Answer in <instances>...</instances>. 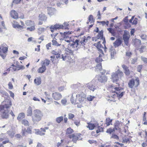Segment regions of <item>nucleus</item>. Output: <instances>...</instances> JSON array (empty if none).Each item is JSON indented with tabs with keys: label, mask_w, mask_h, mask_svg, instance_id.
I'll list each match as a JSON object with an SVG mask.
<instances>
[{
	"label": "nucleus",
	"mask_w": 147,
	"mask_h": 147,
	"mask_svg": "<svg viewBox=\"0 0 147 147\" xmlns=\"http://www.w3.org/2000/svg\"><path fill=\"white\" fill-rule=\"evenodd\" d=\"M45 30V28H39L38 29V32L39 34H40L42 32Z\"/></svg>",
	"instance_id": "40"
},
{
	"label": "nucleus",
	"mask_w": 147,
	"mask_h": 147,
	"mask_svg": "<svg viewBox=\"0 0 147 147\" xmlns=\"http://www.w3.org/2000/svg\"><path fill=\"white\" fill-rule=\"evenodd\" d=\"M97 71L96 70V69L95 70V71H100V73L102 75L104 74L105 72L106 71L105 70L102 69V68L100 69V70H99L98 68L97 69Z\"/></svg>",
	"instance_id": "44"
},
{
	"label": "nucleus",
	"mask_w": 147,
	"mask_h": 147,
	"mask_svg": "<svg viewBox=\"0 0 147 147\" xmlns=\"http://www.w3.org/2000/svg\"><path fill=\"white\" fill-rule=\"evenodd\" d=\"M60 34L63 37V38H61V39H60V40H69L71 41L70 40V38L68 36V35H66V36H65V35L64 36V33H63L62 32H60Z\"/></svg>",
	"instance_id": "26"
},
{
	"label": "nucleus",
	"mask_w": 147,
	"mask_h": 147,
	"mask_svg": "<svg viewBox=\"0 0 147 147\" xmlns=\"http://www.w3.org/2000/svg\"><path fill=\"white\" fill-rule=\"evenodd\" d=\"M123 38L125 44L126 46H128V45L129 36L127 34H124L123 36Z\"/></svg>",
	"instance_id": "12"
},
{
	"label": "nucleus",
	"mask_w": 147,
	"mask_h": 147,
	"mask_svg": "<svg viewBox=\"0 0 147 147\" xmlns=\"http://www.w3.org/2000/svg\"><path fill=\"white\" fill-rule=\"evenodd\" d=\"M0 50V55L3 59H4L6 56Z\"/></svg>",
	"instance_id": "52"
},
{
	"label": "nucleus",
	"mask_w": 147,
	"mask_h": 147,
	"mask_svg": "<svg viewBox=\"0 0 147 147\" xmlns=\"http://www.w3.org/2000/svg\"><path fill=\"white\" fill-rule=\"evenodd\" d=\"M112 121V119H110L108 117L106 119V123L107 124V126H108L110 124L112 125L111 123Z\"/></svg>",
	"instance_id": "30"
},
{
	"label": "nucleus",
	"mask_w": 147,
	"mask_h": 147,
	"mask_svg": "<svg viewBox=\"0 0 147 147\" xmlns=\"http://www.w3.org/2000/svg\"><path fill=\"white\" fill-rule=\"evenodd\" d=\"M98 81L101 83H105L107 82V77L105 75L99 76L98 78Z\"/></svg>",
	"instance_id": "8"
},
{
	"label": "nucleus",
	"mask_w": 147,
	"mask_h": 147,
	"mask_svg": "<svg viewBox=\"0 0 147 147\" xmlns=\"http://www.w3.org/2000/svg\"><path fill=\"white\" fill-rule=\"evenodd\" d=\"M134 85L135 81L134 79H132L129 80L128 83V85L129 88H133Z\"/></svg>",
	"instance_id": "17"
},
{
	"label": "nucleus",
	"mask_w": 147,
	"mask_h": 147,
	"mask_svg": "<svg viewBox=\"0 0 147 147\" xmlns=\"http://www.w3.org/2000/svg\"><path fill=\"white\" fill-rule=\"evenodd\" d=\"M141 37L143 40H146L147 38V36L145 35L142 34L141 35Z\"/></svg>",
	"instance_id": "56"
},
{
	"label": "nucleus",
	"mask_w": 147,
	"mask_h": 147,
	"mask_svg": "<svg viewBox=\"0 0 147 147\" xmlns=\"http://www.w3.org/2000/svg\"><path fill=\"white\" fill-rule=\"evenodd\" d=\"M6 45L5 43H3L1 45L2 50L3 53H6L8 50V48L6 47Z\"/></svg>",
	"instance_id": "16"
},
{
	"label": "nucleus",
	"mask_w": 147,
	"mask_h": 147,
	"mask_svg": "<svg viewBox=\"0 0 147 147\" xmlns=\"http://www.w3.org/2000/svg\"><path fill=\"white\" fill-rule=\"evenodd\" d=\"M123 143H127L129 142V139L127 137L123 138L122 139Z\"/></svg>",
	"instance_id": "32"
},
{
	"label": "nucleus",
	"mask_w": 147,
	"mask_h": 147,
	"mask_svg": "<svg viewBox=\"0 0 147 147\" xmlns=\"http://www.w3.org/2000/svg\"><path fill=\"white\" fill-rule=\"evenodd\" d=\"M95 97L94 96H90L87 97V99L89 101H92L93 99L95 98Z\"/></svg>",
	"instance_id": "48"
},
{
	"label": "nucleus",
	"mask_w": 147,
	"mask_h": 147,
	"mask_svg": "<svg viewBox=\"0 0 147 147\" xmlns=\"http://www.w3.org/2000/svg\"><path fill=\"white\" fill-rule=\"evenodd\" d=\"M26 131L25 130V129L24 130L22 129V131L21 132L22 135L23 136H26V135H27V134H26Z\"/></svg>",
	"instance_id": "57"
},
{
	"label": "nucleus",
	"mask_w": 147,
	"mask_h": 147,
	"mask_svg": "<svg viewBox=\"0 0 147 147\" xmlns=\"http://www.w3.org/2000/svg\"><path fill=\"white\" fill-rule=\"evenodd\" d=\"M133 22H132L133 25H136L138 23V19L137 18H134L133 20Z\"/></svg>",
	"instance_id": "43"
},
{
	"label": "nucleus",
	"mask_w": 147,
	"mask_h": 147,
	"mask_svg": "<svg viewBox=\"0 0 147 147\" xmlns=\"http://www.w3.org/2000/svg\"><path fill=\"white\" fill-rule=\"evenodd\" d=\"M114 127L118 128L119 129H120L121 128V123L118 121H116L115 123L114 124Z\"/></svg>",
	"instance_id": "25"
},
{
	"label": "nucleus",
	"mask_w": 147,
	"mask_h": 147,
	"mask_svg": "<svg viewBox=\"0 0 147 147\" xmlns=\"http://www.w3.org/2000/svg\"><path fill=\"white\" fill-rule=\"evenodd\" d=\"M67 102V101L65 99H62L61 100V103L63 105H65Z\"/></svg>",
	"instance_id": "47"
},
{
	"label": "nucleus",
	"mask_w": 147,
	"mask_h": 147,
	"mask_svg": "<svg viewBox=\"0 0 147 147\" xmlns=\"http://www.w3.org/2000/svg\"><path fill=\"white\" fill-rule=\"evenodd\" d=\"M81 139L82 138H81L80 139H79V138L74 134L72 139V141L74 143H76V142L77 140H81Z\"/></svg>",
	"instance_id": "35"
},
{
	"label": "nucleus",
	"mask_w": 147,
	"mask_h": 147,
	"mask_svg": "<svg viewBox=\"0 0 147 147\" xmlns=\"http://www.w3.org/2000/svg\"><path fill=\"white\" fill-rule=\"evenodd\" d=\"M9 88V89H11L13 88V86L12 83L11 82H9L8 84Z\"/></svg>",
	"instance_id": "55"
},
{
	"label": "nucleus",
	"mask_w": 147,
	"mask_h": 147,
	"mask_svg": "<svg viewBox=\"0 0 147 147\" xmlns=\"http://www.w3.org/2000/svg\"><path fill=\"white\" fill-rule=\"evenodd\" d=\"M68 118L69 119H72L74 117V115L73 114L71 113H69L68 114Z\"/></svg>",
	"instance_id": "50"
},
{
	"label": "nucleus",
	"mask_w": 147,
	"mask_h": 147,
	"mask_svg": "<svg viewBox=\"0 0 147 147\" xmlns=\"http://www.w3.org/2000/svg\"><path fill=\"white\" fill-rule=\"evenodd\" d=\"M99 23H101L103 26L105 24H106L107 25H108L109 24V21H107L106 22L105 21H102L99 22Z\"/></svg>",
	"instance_id": "49"
},
{
	"label": "nucleus",
	"mask_w": 147,
	"mask_h": 147,
	"mask_svg": "<svg viewBox=\"0 0 147 147\" xmlns=\"http://www.w3.org/2000/svg\"><path fill=\"white\" fill-rule=\"evenodd\" d=\"M25 117V115L24 113H20L17 117V119L19 121L21 120L22 119L24 118Z\"/></svg>",
	"instance_id": "27"
},
{
	"label": "nucleus",
	"mask_w": 147,
	"mask_h": 147,
	"mask_svg": "<svg viewBox=\"0 0 147 147\" xmlns=\"http://www.w3.org/2000/svg\"><path fill=\"white\" fill-rule=\"evenodd\" d=\"M76 97L77 98H79V100L80 102H81L82 100V98H84V95L83 93L81 94H78L76 95Z\"/></svg>",
	"instance_id": "23"
},
{
	"label": "nucleus",
	"mask_w": 147,
	"mask_h": 147,
	"mask_svg": "<svg viewBox=\"0 0 147 147\" xmlns=\"http://www.w3.org/2000/svg\"><path fill=\"white\" fill-rule=\"evenodd\" d=\"M73 94L72 95L71 98V102L72 104H74L76 102V101L73 98Z\"/></svg>",
	"instance_id": "53"
},
{
	"label": "nucleus",
	"mask_w": 147,
	"mask_h": 147,
	"mask_svg": "<svg viewBox=\"0 0 147 147\" xmlns=\"http://www.w3.org/2000/svg\"><path fill=\"white\" fill-rule=\"evenodd\" d=\"M34 82L37 85H40L41 82V78L40 77L36 78L34 80Z\"/></svg>",
	"instance_id": "22"
},
{
	"label": "nucleus",
	"mask_w": 147,
	"mask_h": 147,
	"mask_svg": "<svg viewBox=\"0 0 147 147\" xmlns=\"http://www.w3.org/2000/svg\"><path fill=\"white\" fill-rule=\"evenodd\" d=\"M52 53L55 55H58L59 54V52L58 51H53L52 52Z\"/></svg>",
	"instance_id": "60"
},
{
	"label": "nucleus",
	"mask_w": 147,
	"mask_h": 147,
	"mask_svg": "<svg viewBox=\"0 0 147 147\" xmlns=\"http://www.w3.org/2000/svg\"><path fill=\"white\" fill-rule=\"evenodd\" d=\"M22 123L26 126L29 125V123L28 121L26 119H24L22 120Z\"/></svg>",
	"instance_id": "38"
},
{
	"label": "nucleus",
	"mask_w": 147,
	"mask_h": 147,
	"mask_svg": "<svg viewBox=\"0 0 147 147\" xmlns=\"http://www.w3.org/2000/svg\"><path fill=\"white\" fill-rule=\"evenodd\" d=\"M63 120V117L60 116L57 117L56 119V121L58 123H60Z\"/></svg>",
	"instance_id": "34"
},
{
	"label": "nucleus",
	"mask_w": 147,
	"mask_h": 147,
	"mask_svg": "<svg viewBox=\"0 0 147 147\" xmlns=\"http://www.w3.org/2000/svg\"><path fill=\"white\" fill-rule=\"evenodd\" d=\"M80 41L79 42L81 44V48H83L84 50H87L88 49V45H87L86 43L87 42L88 40L86 37L84 36L82 40H79Z\"/></svg>",
	"instance_id": "4"
},
{
	"label": "nucleus",
	"mask_w": 147,
	"mask_h": 147,
	"mask_svg": "<svg viewBox=\"0 0 147 147\" xmlns=\"http://www.w3.org/2000/svg\"><path fill=\"white\" fill-rule=\"evenodd\" d=\"M16 67L19 68L18 70H19L20 69H24L25 68L22 65L19 66L18 65L17 66L15 67Z\"/></svg>",
	"instance_id": "51"
},
{
	"label": "nucleus",
	"mask_w": 147,
	"mask_h": 147,
	"mask_svg": "<svg viewBox=\"0 0 147 147\" xmlns=\"http://www.w3.org/2000/svg\"><path fill=\"white\" fill-rule=\"evenodd\" d=\"M39 19L41 20H47V18L45 16V15L43 13H41L40 14L39 16Z\"/></svg>",
	"instance_id": "28"
},
{
	"label": "nucleus",
	"mask_w": 147,
	"mask_h": 147,
	"mask_svg": "<svg viewBox=\"0 0 147 147\" xmlns=\"http://www.w3.org/2000/svg\"><path fill=\"white\" fill-rule=\"evenodd\" d=\"M88 126H87V128H89L90 130H93L95 127V125L92 123H88Z\"/></svg>",
	"instance_id": "24"
},
{
	"label": "nucleus",
	"mask_w": 147,
	"mask_h": 147,
	"mask_svg": "<svg viewBox=\"0 0 147 147\" xmlns=\"http://www.w3.org/2000/svg\"><path fill=\"white\" fill-rule=\"evenodd\" d=\"M88 142L90 144H96L97 142L96 141H95L94 140H88Z\"/></svg>",
	"instance_id": "61"
},
{
	"label": "nucleus",
	"mask_w": 147,
	"mask_h": 147,
	"mask_svg": "<svg viewBox=\"0 0 147 147\" xmlns=\"http://www.w3.org/2000/svg\"><path fill=\"white\" fill-rule=\"evenodd\" d=\"M132 53L129 51L126 52V55L127 56L130 57Z\"/></svg>",
	"instance_id": "62"
},
{
	"label": "nucleus",
	"mask_w": 147,
	"mask_h": 147,
	"mask_svg": "<svg viewBox=\"0 0 147 147\" xmlns=\"http://www.w3.org/2000/svg\"><path fill=\"white\" fill-rule=\"evenodd\" d=\"M106 132L110 134H111V133L113 132L112 129L111 128H110L108 129L106 131Z\"/></svg>",
	"instance_id": "58"
},
{
	"label": "nucleus",
	"mask_w": 147,
	"mask_h": 147,
	"mask_svg": "<svg viewBox=\"0 0 147 147\" xmlns=\"http://www.w3.org/2000/svg\"><path fill=\"white\" fill-rule=\"evenodd\" d=\"M107 30L111 34H113L114 32V30L111 28H108Z\"/></svg>",
	"instance_id": "59"
},
{
	"label": "nucleus",
	"mask_w": 147,
	"mask_h": 147,
	"mask_svg": "<svg viewBox=\"0 0 147 147\" xmlns=\"http://www.w3.org/2000/svg\"><path fill=\"white\" fill-rule=\"evenodd\" d=\"M32 129V127L31 126L30 127H27V130H26L25 129V130L26 132L28 133L29 134H31L32 133V130L31 129Z\"/></svg>",
	"instance_id": "41"
},
{
	"label": "nucleus",
	"mask_w": 147,
	"mask_h": 147,
	"mask_svg": "<svg viewBox=\"0 0 147 147\" xmlns=\"http://www.w3.org/2000/svg\"><path fill=\"white\" fill-rule=\"evenodd\" d=\"M88 20L90 22H91L90 23H94V19L93 18V16L92 15H90L89 16L88 18Z\"/></svg>",
	"instance_id": "36"
},
{
	"label": "nucleus",
	"mask_w": 147,
	"mask_h": 147,
	"mask_svg": "<svg viewBox=\"0 0 147 147\" xmlns=\"http://www.w3.org/2000/svg\"><path fill=\"white\" fill-rule=\"evenodd\" d=\"M4 105L0 106V111L1 113V117L3 119H7L9 115L10 111L9 108L11 106V102L10 100H7L3 102Z\"/></svg>",
	"instance_id": "1"
},
{
	"label": "nucleus",
	"mask_w": 147,
	"mask_h": 147,
	"mask_svg": "<svg viewBox=\"0 0 147 147\" xmlns=\"http://www.w3.org/2000/svg\"><path fill=\"white\" fill-rule=\"evenodd\" d=\"M7 133L11 137H13L14 134V133L12 130L8 131Z\"/></svg>",
	"instance_id": "37"
},
{
	"label": "nucleus",
	"mask_w": 147,
	"mask_h": 147,
	"mask_svg": "<svg viewBox=\"0 0 147 147\" xmlns=\"http://www.w3.org/2000/svg\"><path fill=\"white\" fill-rule=\"evenodd\" d=\"M87 87L90 90L94 91V90L97 89L98 87L96 86H94L92 83H89L87 84Z\"/></svg>",
	"instance_id": "11"
},
{
	"label": "nucleus",
	"mask_w": 147,
	"mask_h": 147,
	"mask_svg": "<svg viewBox=\"0 0 147 147\" xmlns=\"http://www.w3.org/2000/svg\"><path fill=\"white\" fill-rule=\"evenodd\" d=\"M74 132V131L73 129H71V128L69 127L66 130V134H69L73 133Z\"/></svg>",
	"instance_id": "31"
},
{
	"label": "nucleus",
	"mask_w": 147,
	"mask_h": 147,
	"mask_svg": "<svg viewBox=\"0 0 147 147\" xmlns=\"http://www.w3.org/2000/svg\"><path fill=\"white\" fill-rule=\"evenodd\" d=\"M142 65H139L138 66L137 68V71L138 72H140L142 68Z\"/></svg>",
	"instance_id": "54"
},
{
	"label": "nucleus",
	"mask_w": 147,
	"mask_h": 147,
	"mask_svg": "<svg viewBox=\"0 0 147 147\" xmlns=\"http://www.w3.org/2000/svg\"><path fill=\"white\" fill-rule=\"evenodd\" d=\"M32 112V108L30 106H29L27 110V115L28 116H32L33 115Z\"/></svg>",
	"instance_id": "18"
},
{
	"label": "nucleus",
	"mask_w": 147,
	"mask_h": 147,
	"mask_svg": "<svg viewBox=\"0 0 147 147\" xmlns=\"http://www.w3.org/2000/svg\"><path fill=\"white\" fill-rule=\"evenodd\" d=\"M103 32L102 31H100L98 33V36L99 38H101L103 39Z\"/></svg>",
	"instance_id": "46"
},
{
	"label": "nucleus",
	"mask_w": 147,
	"mask_h": 147,
	"mask_svg": "<svg viewBox=\"0 0 147 147\" xmlns=\"http://www.w3.org/2000/svg\"><path fill=\"white\" fill-rule=\"evenodd\" d=\"M35 26H30V27H28L27 28V30L30 31H34L35 30Z\"/></svg>",
	"instance_id": "39"
},
{
	"label": "nucleus",
	"mask_w": 147,
	"mask_h": 147,
	"mask_svg": "<svg viewBox=\"0 0 147 147\" xmlns=\"http://www.w3.org/2000/svg\"><path fill=\"white\" fill-rule=\"evenodd\" d=\"M65 41L69 43L68 45L67 50L65 53L67 54H68L69 53L72 55L74 51H77L78 49V47L80 41L79 39H76L74 42L66 40H65Z\"/></svg>",
	"instance_id": "2"
},
{
	"label": "nucleus",
	"mask_w": 147,
	"mask_h": 147,
	"mask_svg": "<svg viewBox=\"0 0 147 147\" xmlns=\"http://www.w3.org/2000/svg\"><path fill=\"white\" fill-rule=\"evenodd\" d=\"M122 42V41L121 39L118 38L113 43L114 46L115 47H117L121 45Z\"/></svg>",
	"instance_id": "14"
},
{
	"label": "nucleus",
	"mask_w": 147,
	"mask_h": 147,
	"mask_svg": "<svg viewBox=\"0 0 147 147\" xmlns=\"http://www.w3.org/2000/svg\"><path fill=\"white\" fill-rule=\"evenodd\" d=\"M128 16L125 17L123 19V21L125 23H127L128 22Z\"/></svg>",
	"instance_id": "64"
},
{
	"label": "nucleus",
	"mask_w": 147,
	"mask_h": 147,
	"mask_svg": "<svg viewBox=\"0 0 147 147\" xmlns=\"http://www.w3.org/2000/svg\"><path fill=\"white\" fill-rule=\"evenodd\" d=\"M141 59L144 63H147V58L142 57Z\"/></svg>",
	"instance_id": "63"
},
{
	"label": "nucleus",
	"mask_w": 147,
	"mask_h": 147,
	"mask_svg": "<svg viewBox=\"0 0 147 147\" xmlns=\"http://www.w3.org/2000/svg\"><path fill=\"white\" fill-rule=\"evenodd\" d=\"M117 72L118 74V75H119V76H120V77H122L123 76V73L122 71L119 70V69H118L117 71Z\"/></svg>",
	"instance_id": "42"
},
{
	"label": "nucleus",
	"mask_w": 147,
	"mask_h": 147,
	"mask_svg": "<svg viewBox=\"0 0 147 147\" xmlns=\"http://www.w3.org/2000/svg\"><path fill=\"white\" fill-rule=\"evenodd\" d=\"M121 66L124 70V72L125 75L127 76L129 75L130 74V71L129 70L128 67L125 64L122 65Z\"/></svg>",
	"instance_id": "9"
},
{
	"label": "nucleus",
	"mask_w": 147,
	"mask_h": 147,
	"mask_svg": "<svg viewBox=\"0 0 147 147\" xmlns=\"http://www.w3.org/2000/svg\"><path fill=\"white\" fill-rule=\"evenodd\" d=\"M10 15L11 17L15 19H17L18 18V13L14 10H12L10 13Z\"/></svg>",
	"instance_id": "13"
},
{
	"label": "nucleus",
	"mask_w": 147,
	"mask_h": 147,
	"mask_svg": "<svg viewBox=\"0 0 147 147\" xmlns=\"http://www.w3.org/2000/svg\"><path fill=\"white\" fill-rule=\"evenodd\" d=\"M111 138H113L118 140L119 139V137L116 135L113 134L112 136L111 137Z\"/></svg>",
	"instance_id": "45"
},
{
	"label": "nucleus",
	"mask_w": 147,
	"mask_h": 147,
	"mask_svg": "<svg viewBox=\"0 0 147 147\" xmlns=\"http://www.w3.org/2000/svg\"><path fill=\"white\" fill-rule=\"evenodd\" d=\"M50 62V60L47 59H45L43 61H42L41 63L42 65H46L47 66H48Z\"/></svg>",
	"instance_id": "29"
},
{
	"label": "nucleus",
	"mask_w": 147,
	"mask_h": 147,
	"mask_svg": "<svg viewBox=\"0 0 147 147\" xmlns=\"http://www.w3.org/2000/svg\"><path fill=\"white\" fill-rule=\"evenodd\" d=\"M100 55L99 57H97L95 60L96 62L98 63L97 64L95 67L96 70L97 71H98L97 70V69L98 68L99 70H100V69H101L102 67L101 63L102 61V58H100Z\"/></svg>",
	"instance_id": "5"
},
{
	"label": "nucleus",
	"mask_w": 147,
	"mask_h": 147,
	"mask_svg": "<svg viewBox=\"0 0 147 147\" xmlns=\"http://www.w3.org/2000/svg\"><path fill=\"white\" fill-rule=\"evenodd\" d=\"M63 25L59 24H56L54 26H51L50 27V30L51 31L53 32L55 30H57V29L63 28Z\"/></svg>",
	"instance_id": "6"
},
{
	"label": "nucleus",
	"mask_w": 147,
	"mask_h": 147,
	"mask_svg": "<svg viewBox=\"0 0 147 147\" xmlns=\"http://www.w3.org/2000/svg\"><path fill=\"white\" fill-rule=\"evenodd\" d=\"M119 92H116V94L117 95V96H118V98H121L125 92H122L120 94H119Z\"/></svg>",
	"instance_id": "33"
},
{
	"label": "nucleus",
	"mask_w": 147,
	"mask_h": 147,
	"mask_svg": "<svg viewBox=\"0 0 147 147\" xmlns=\"http://www.w3.org/2000/svg\"><path fill=\"white\" fill-rule=\"evenodd\" d=\"M25 24L27 26H35L34 22L30 20H28L26 21Z\"/></svg>",
	"instance_id": "20"
},
{
	"label": "nucleus",
	"mask_w": 147,
	"mask_h": 147,
	"mask_svg": "<svg viewBox=\"0 0 147 147\" xmlns=\"http://www.w3.org/2000/svg\"><path fill=\"white\" fill-rule=\"evenodd\" d=\"M57 40L55 38H54L53 39L52 41V45L54 46H60L61 44V43H58L56 40Z\"/></svg>",
	"instance_id": "21"
},
{
	"label": "nucleus",
	"mask_w": 147,
	"mask_h": 147,
	"mask_svg": "<svg viewBox=\"0 0 147 147\" xmlns=\"http://www.w3.org/2000/svg\"><path fill=\"white\" fill-rule=\"evenodd\" d=\"M46 69V67L45 65H42L41 67H40L38 70V72L39 73H42L45 71Z\"/></svg>",
	"instance_id": "19"
},
{
	"label": "nucleus",
	"mask_w": 147,
	"mask_h": 147,
	"mask_svg": "<svg viewBox=\"0 0 147 147\" xmlns=\"http://www.w3.org/2000/svg\"><path fill=\"white\" fill-rule=\"evenodd\" d=\"M47 11L48 14L50 16H51L54 14L55 13V9L52 7L48 8L47 9Z\"/></svg>",
	"instance_id": "15"
},
{
	"label": "nucleus",
	"mask_w": 147,
	"mask_h": 147,
	"mask_svg": "<svg viewBox=\"0 0 147 147\" xmlns=\"http://www.w3.org/2000/svg\"><path fill=\"white\" fill-rule=\"evenodd\" d=\"M42 112L38 109L34 110L32 116V120L34 123L40 121L43 116Z\"/></svg>",
	"instance_id": "3"
},
{
	"label": "nucleus",
	"mask_w": 147,
	"mask_h": 147,
	"mask_svg": "<svg viewBox=\"0 0 147 147\" xmlns=\"http://www.w3.org/2000/svg\"><path fill=\"white\" fill-rule=\"evenodd\" d=\"M53 97L55 100H58L62 98L61 94L59 92H55L52 94Z\"/></svg>",
	"instance_id": "10"
},
{
	"label": "nucleus",
	"mask_w": 147,
	"mask_h": 147,
	"mask_svg": "<svg viewBox=\"0 0 147 147\" xmlns=\"http://www.w3.org/2000/svg\"><path fill=\"white\" fill-rule=\"evenodd\" d=\"M111 79L113 82H115L119 80L118 75L117 71L115 73H113L111 75Z\"/></svg>",
	"instance_id": "7"
}]
</instances>
